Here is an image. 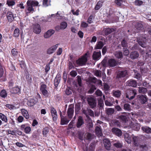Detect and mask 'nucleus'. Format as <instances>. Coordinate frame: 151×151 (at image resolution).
<instances>
[{
	"instance_id": "a19ab883",
	"label": "nucleus",
	"mask_w": 151,
	"mask_h": 151,
	"mask_svg": "<svg viewBox=\"0 0 151 151\" xmlns=\"http://www.w3.org/2000/svg\"><path fill=\"white\" fill-rule=\"evenodd\" d=\"M67 24L65 22H63L60 24V29H65L67 26Z\"/></svg>"
},
{
	"instance_id": "f257e3e1",
	"label": "nucleus",
	"mask_w": 151,
	"mask_h": 151,
	"mask_svg": "<svg viewBox=\"0 0 151 151\" xmlns=\"http://www.w3.org/2000/svg\"><path fill=\"white\" fill-rule=\"evenodd\" d=\"M137 103H132L133 107L136 109H139L141 106V104H144L147 102L148 98L146 95H139L137 97Z\"/></svg>"
},
{
	"instance_id": "6e6d98bb",
	"label": "nucleus",
	"mask_w": 151,
	"mask_h": 151,
	"mask_svg": "<svg viewBox=\"0 0 151 151\" xmlns=\"http://www.w3.org/2000/svg\"><path fill=\"white\" fill-rule=\"evenodd\" d=\"M124 108L125 110L129 111L131 110V108L130 105L129 104H125L124 106Z\"/></svg>"
},
{
	"instance_id": "0e129e2a",
	"label": "nucleus",
	"mask_w": 151,
	"mask_h": 151,
	"mask_svg": "<svg viewBox=\"0 0 151 151\" xmlns=\"http://www.w3.org/2000/svg\"><path fill=\"white\" fill-rule=\"evenodd\" d=\"M6 107L10 109H15V106L9 104H6Z\"/></svg>"
},
{
	"instance_id": "f704fd0d",
	"label": "nucleus",
	"mask_w": 151,
	"mask_h": 151,
	"mask_svg": "<svg viewBox=\"0 0 151 151\" xmlns=\"http://www.w3.org/2000/svg\"><path fill=\"white\" fill-rule=\"evenodd\" d=\"M115 57L117 58L120 59L123 57L122 53L121 51H116L114 53Z\"/></svg>"
},
{
	"instance_id": "c756f323",
	"label": "nucleus",
	"mask_w": 151,
	"mask_h": 151,
	"mask_svg": "<svg viewBox=\"0 0 151 151\" xmlns=\"http://www.w3.org/2000/svg\"><path fill=\"white\" fill-rule=\"evenodd\" d=\"M0 119L2 122H4L6 123L8 122V119L7 117L4 114L0 113Z\"/></svg>"
},
{
	"instance_id": "4c0bfd02",
	"label": "nucleus",
	"mask_w": 151,
	"mask_h": 151,
	"mask_svg": "<svg viewBox=\"0 0 151 151\" xmlns=\"http://www.w3.org/2000/svg\"><path fill=\"white\" fill-rule=\"evenodd\" d=\"M138 88V91L139 93H145L147 92V89L146 88L142 87H139Z\"/></svg>"
},
{
	"instance_id": "aec40b11",
	"label": "nucleus",
	"mask_w": 151,
	"mask_h": 151,
	"mask_svg": "<svg viewBox=\"0 0 151 151\" xmlns=\"http://www.w3.org/2000/svg\"><path fill=\"white\" fill-rule=\"evenodd\" d=\"M61 79V76L60 74H58L55 78L54 81V84L55 86L57 87L60 83Z\"/></svg>"
},
{
	"instance_id": "4d7b16f0",
	"label": "nucleus",
	"mask_w": 151,
	"mask_h": 151,
	"mask_svg": "<svg viewBox=\"0 0 151 151\" xmlns=\"http://www.w3.org/2000/svg\"><path fill=\"white\" fill-rule=\"evenodd\" d=\"M31 128L29 126H27L26 128H25V129L24 130V132L27 134L30 133V132L31 131Z\"/></svg>"
},
{
	"instance_id": "c9c22d12",
	"label": "nucleus",
	"mask_w": 151,
	"mask_h": 151,
	"mask_svg": "<svg viewBox=\"0 0 151 151\" xmlns=\"http://www.w3.org/2000/svg\"><path fill=\"white\" fill-rule=\"evenodd\" d=\"M113 145L114 147L117 148H121L122 147V144L119 141H115L114 142Z\"/></svg>"
},
{
	"instance_id": "0eeeda50",
	"label": "nucleus",
	"mask_w": 151,
	"mask_h": 151,
	"mask_svg": "<svg viewBox=\"0 0 151 151\" xmlns=\"http://www.w3.org/2000/svg\"><path fill=\"white\" fill-rule=\"evenodd\" d=\"M128 74L126 70L119 71L117 73L116 78L119 80L126 77Z\"/></svg>"
},
{
	"instance_id": "423d86ee",
	"label": "nucleus",
	"mask_w": 151,
	"mask_h": 151,
	"mask_svg": "<svg viewBox=\"0 0 151 151\" xmlns=\"http://www.w3.org/2000/svg\"><path fill=\"white\" fill-rule=\"evenodd\" d=\"M40 91L42 92V94L46 97L49 96V93L47 91V86L43 83L41 84Z\"/></svg>"
},
{
	"instance_id": "9b49d317",
	"label": "nucleus",
	"mask_w": 151,
	"mask_h": 151,
	"mask_svg": "<svg viewBox=\"0 0 151 151\" xmlns=\"http://www.w3.org/2000/svg\"><path fill=\"white\" fill-rule=\"evenodd\" d=\"M114 103L113 98L111 97L107 98V100L105 101V105L108 106H111Z\"/></svg>"
},
{
	"instance_id": "8fccbe9b",
	"label": "nucleus",
	"mask_w": 151,
	"mask_h": 151,
	"mask_svg": "<svg viewBox=\"0 0 151 151\" xmlns=\"http://www.w3.org/2000/svg\"><path fill=\"white\" fill-rule=\"evenodd\" d=\"M7 93L5 90H2L0 93L1 96L3 98H5L7 96Z\"/></svg>"
},
{
	"instance_id": "412c9836",
	"label": "nucleus",
	"mask_w": 151,
	"mask_h": 151,
	"mask_svg": "<svg viewBox=\"0 0 151 151\" xmlns=\"http://www.w3.org/2000/svg\"><path fill=\"white\" fill-rule=\"evenodd\" d=\"M55 32V31L53 30L50 29L48 30L44 35L45 38H47L52 36Z\"/></svg>"
},
{
	"instance_id": "09e8293b",
	"label": "nucleus",
	"mask_w": 151,
	"mask_h": 151,
	"mask_svg": "<svg viewBox=\"0 0 151 151\" xmlns=\"http://www.w3.org/2000/svg\"><path fill=\"white\" fill-rule=\"evenodd\" d=\"M80 109V107L79 104L76 105L75 106V112L76 114H78Z\"/></svg>"
},
{
	"instance_id": "5fc2aeb1",
	"label": "nucleus",
	"mask_w": 151,
	"mask_h": 151,
	"mask_svg": "<svg viewBox=\"0 0 151 151\" xmlns=\"http://www.w3.org/2000/svg\"><path fill=\"white\" fill-rule=\"evenodd\" d=\"M15 2L14 0H8L6 4L9 6H12L15 4Z\"/></svg>"
},
{
	"instance_id": "4468645a",
	"label": "nucleus",
	"mask_w": 151,
	"mask_h": 151,
	"mask_svg": "<svg viewBox=\"0 0 151 151\" xmlns=\"http://www.w3.org/2000/svg\"><path fill=\"white\" fill-rule=\"evenodd\" d=\"M101 52L100 51L96 52L94 51L93 55V58L94 60H98L100 58Z\"/></svg>"
},
{
	"instance_id": "4be33fe9",
	"label": "nucleus",
	"mask_w": 151,
	"mask_h": 151,
	"mask_svg": "<svg viewBox=\"0 0 151 151\" xmlns=\"http://www.w3.org/2000/svg\"><path fill=\"white\" fill-rule=\"evenodd\" d=\"M139 56V54L137 51L131 52L130 55V58L132 59L137 58Z\"/></svg>"
},
{
	"instance_id": "39448f33",
	"label": "nucleus",
	"mask_w": 151,
	"mask_h": 151,
	"mask_svg": "<svg viewBox=\"0 0 151 151\" xmlns=\"http://www.w3.org/2000/svg\"><path fill=\"white\" fill-rule=\"evenodd\" d=\"M126 94V97L129 99L132 100L134 98L137 94L136 91L133 89H128L127 91Z\"/></svg>"
},
{
	"instance_id": "864d4df0",
	"label": "nucleus",
	"mask_w": 151,
	"mask_h": 151,
	"mask_svg": "<svg viewBox=\"0 0 151 151\" xmlns=\"http://www.w3.org/2000/svg\"><path fill=\"white\" fill-rule=\"evenodd\" d=\"M119 118L122 121L126 122L127 121V117L126 116L122 115L118 116Z\"/></svg>"
},
{
	"instance_id": "f03ea898",
	"label": "nucleus",
	"mask_w": 151,
	"mask_h": 151,
	"mask_svg": "<svg viewBox=\"0 0 151 151\" xmlns=\"http://www.w3.org/2000/svg\"><path fill=\"white\" fill-rule=\"evenodd\" d=\"M117 64V63L115 59H111L108 60L107 63H106V60H103L99 65L101 66V68L102 66L103 68L104 69L106 67L108 66L110 67H114Z\"/></svg>"
},
{
	"instance_id": "bb28decb",
	"label": "nucleus",
	"mask_w": 151,
	"mask_h": 151,
	"mask_svg": "<svg viewBox=\"0 0 151 151\" xmlns=\"http://www.w3.org/2000/svg\"><path fill=\"white\" fill-rule=\"evenodd\" d=\"M21 111L22 114L26 119H28L29 118V115L27 110L24 109H22Z\"/></svg>"
},
{
	"instance_id": "ddd939ff",
	"label": "nucleus",
	"mask_w": 151,
	"mask_h": 151,
	"mask_svg": "<svg viewBox=\"0 0 151 151\" xmlns=\"http://www.w3.org/2000/svg\"><path fill=\"white\" fill-rule=\"evenodd\" d=\"M127 86L135 87L137 86V82L135 80H129L126 82Z\"/></svg>"
},
{
	"instance_id": "680f3d73",
	"label": "nucleus",
	"mask_w": 151,
	"mask_h": 151,
	"mask_svg": "<svg viewBox=\"0 0 151 151\" xmlns=\"http://www.w3.org/2000/svg\"><path fill=\"white\" fill-rule=\"evenodd\" d=\"M71 12L74 15L78 16L79 14V9H77L75 12V11L74 10L72 9L71 10Z\"/></svg>"
},
{
	"instance_id": "13d9d810",
	"label": "nucleus",
	"mask_w": 151,
	"mask_h": 151,
	"mask_svg": "<svg viewBox=\"0 0 151 151\" xmlns=\"http://www.w3.org/2000/svg\"><path fill=\"white\" fill-rule=\"evenodd\" d=\"M88 26V24L85 22H81V27L83 28H86Z\"/></svg>"
},
{
	"instance_id": "69168bd1",
	"label": "nucleus",
	"mask_w": 151,
	"mask_h": 151,
	"mask_svg": "<svg viewBox=\"0 0 151 151\" xmlns=\"http://www.w3.org/2000/svg\"><path fill=\"white\" fill-rule=\"evenodd\" d=\"M123 2L122 0H115V3L118 6H121L122 3Z\"/></svg>"
},
{
	"instance_id": "c03bdc74",
	"label": "nucleus",
	"mask_w": 151,
	"mask_h": 151,
	"mask_svg": "<svg viewBox=\"0 0 151 151\" xmlns=\"http://www.w3.org/2000/svg\"><path fill=\"white\" fill-rule=\"evenodd\" d=\"M134 78L137 80L141 81L142 79V76L139 73L135 72Z\"/></svg>"
},
{
	"instance_id": "338daca9",
	"label": "nucleus",
	"mask_w": 151,
	"mask_h": 151,
	"mask_svg": "<svg viewBox=\"0 0 151 151\" xmlns=\"http://www.w3.org/2000/svg\"><path fill=\"white\" fill-rule=\"evenodd\" d=\"M96 89V86L94 85H92L89 90V92L90 93H93L94 91Z\"/></svg>"
},
{
	"instance_id": "3c124183",
	"label": "nucleus",
	"mask_w": 151,
	"mask_h": 151,
	"mask_svg": "<svg viewBox=\"0 0 151 151\" xmlns=\"http://www.w3.org/2000/svg\"><path fill=\"white\" fill-rule=\"evenodd\" d=\"M104 105V103L102 100H100L99 101L98 106L99 107L100 109L103 108Z\"/></svg>"
},
{
	"instance_id": "6ab92c4d",
	"label": "nucleus",
	"mask_w": 151,
	"mask_h": 151,
	"mask_svg": "<svg viewBox=\"0 0 151 151\" xmlns=\"http://www.w3.org/2000/svg\"><path fill=\"white\" fill-rule=\"evenodd\" d=\"M71 119L66 118L65 117H61L60 124L62 125L67 124Z\"/></svg>"
},
{
	"instance_id": "052dcab7",
	"label": "nucleus",
	"mask_w": 151,
	"mask_h": 151,
	"mask_svg": "<svg viewBox=\"0 0 151 151\" xmlns=\"http://www.w3.org/2000/svg\"><path fill=\"white\" fill-rule=\"evenodd\" d=\"M124 54V55L127 56L129 54V51L127 48H123Z\"/></svg>"
},
{
	"instance_id": "e433bc0d",
	"label": "nucleus",
	"mask_w": 151,
	"mask_h": 151,
	"mask_svg": "<svg viewBox=\"0 0 151 151\" xmlns=\"http://www.w3.org/2000/svg\"><path fill=\"white\" fill-rule=\"evenodd\" d=\"M121 94L120 91L119 90L114 91H113V96L116 97H119Z\"/></svg>"
},
{
	"instance_id": "1a4fd4ad",
	"label": "nucleus",
	"mask_w": 151,
	"mask_h": 151,
	"mask_svg": "<svg viewBox=\"0 0 151 151\" xmlns=\"http://www.w3.org/2000/svg\"><path fill=\"white\" fill-rule=\"evenodd\" d=\"M146 40V39L145 37L142 36L137 40V42L142 47H144L146 46L145 41Z\"/></svg>"
},
{
	"instance_id": "f8f14e48",
	"label": "nucleus",
	"mask_w": 151,
	"mask_h": 151,
	"mask_svg": "<svg viewBox=\"0 0 151 151\" xmlns=\"http://www.w3.org/2000/svg\"><path fill=\"white\" fill-rule=\"evenodd\" d=\"M103 142L105 148L107 150H109L111 147V144L109 140L105 139H104Z\"/></svg>"
},
{
	"instance_id": "5701e85b",
	"label": "nucleus",
	"mask_w": 151,
	"mask_h": 151,
	"mask_svg": "<svg viewBox=\"0 0 151 151\" xmlns=\"http://www.w3.org/2000/svg\"><path fill=\"white\" fill-rule=\"evenodd\" d=\"M84 122L82 117L81 116H79L77 122V126L78 128L80 127L83 124Z\"/></svg>"
},
{
	"instance_id": "cd10ccee",
	"label": "nucleus",
	"mask_w": 151,
	"mask_h": 151,
	"mask_svg": "<svg viewBox=\"0 0 151 151\" xmlns=\"http://www.w3.org/2000/svg\"><path fill=\"white\" fill-rule=\"evenodd\" d=\"M124 139L126 141L128 144H130L131 142V138L130 135L128 133H126L124 135Z\"/></svg>"
},
{
	"instance_id": "9d476101",
	"label": "nucleus",
	"mask_w": 151,
	"mask_h": 151,
	"mask_svg": "<svg viewBox=\"0 0 151 151\" xmlns=\"http://www.w3.org/2000/svg\"><path fill=\"white\" fill-rule=\"evenodd\" d=\"M50 111L53 120L54 121H55L57 120L58 118L57 111L53 107H52L51 108Z\"/></svg>"
},
{
	"instance_id": "473e14b6",
	"label": "nucleus",
	"mask_w": 151,
	"mask_h": 151,
	"mask_svg": "<svg viewBox=\"0 0 151 151\" xmlns=\"http://www.w3.org/2000/svg\"><path fill=\"white\" fill-rule=\"evenodd\" d=\"M104 44L101 41H99L97 42L96 44L95 49H101L104 46Z\"/></svg>"
},
{
	"instance_id": "774afa93",
	"label": "nucleus",
	"mask_w": 151,
	"mask_h": 151,
	"mask_svg": "<svg viewBox=\"0 0 151 151\" xmlns=\"http://www.w3.org/2000/svg\"><path fill=\"white\" fill-rule=\"evenodd\" d=\"M11 52L12 55L14 56L17 55L18 54V52L15 49H12L11 51Z\"/></svg>"
},
{
	"instance_id": "49530a36",
	"label": "nucleus",
	"mask_w": 151,
	"mask_h": 151,
	"mask_svg": "<svg viewBox=\"0 0 151 151\" xmlns=\"http://www.w3.org/2000/svg\"><path fill=\"white\" fill-rule=\"evenodd\" d=\"M114 112V109L112 108H108L106 110L107 113L108 115L113 114Z\"/></svg>"
},
{
	"instance_id": "b1692460",
	"label": "nucleus",
	"mask_w": 151,
	"mask_h": 151,
	"mask_svg": "<svg viewBox=\"0 0 151 151\" xmlns=\"http://www.w3.org/2000/svg\"><path fill=\"white\" fill-rule=\"evenodd\" d=\"M37 102L34 99H31L27 101V104L28 106L32 107Z\"/></svg>"
},
{
	"instance_id": "dca6fc26",
	"label": "nucleus",
	"mask_w": 151,
	"mask_h": 151,
	"mask_svg": "<svg viewBox=\"0 0 151 151\" xmlns=\"http://www.w3.org/2000/svg\"><path fill=\"white\" fill-rule=\"evenodd\" d=\"M74 113L73 108L69 107L68 109L67 114L68 118L71 119L73 117Z\"/></svg>"
},
{
	"instance_id": "603ef678",
	"label": "nucleus",
	"mask_w": 151,
	"mask_h": 151,
	"mask_svg": "<svg viewBox=\"0 0 151 151\" xmlns=\"http://www.w3.org/2000/svg\"><path fill=\"white\" fill-rule=\"evenodd\" d=\"M121 44L123 48H125L127 47L128 45L127 42L125 39H123L121 42Z\"/></svg>"
},
{
	"instance_id": "393cba45",
	"label": "nucleus",
	"mask_w": 151,
	"mask_h": 151,
	"mask_svg": "<svg viewBox=\"0 0 151 151\" xmlns=\"http://www.w3.org/2000/svg\"><path fill=\"white\" fill-rule=\"evenodd\" d=\"M20 91V88L17 86L10 88V91L12 93H18Z\"/></svg>"
},
{
	"instance_id": "de8ad7c7",
	"label": "nucleus",
	"mask_w": 151,
	"mask_h": 151,
	"mask_svg": "<svg viewBox=\"0 0 151 151\" xmlns=\"http://www.w3.org/2000/svg\"><path fill=\"white\" fill-rule=\"evenodd\" d=\"M132 138L134 145L136 146H138V139L137 137L136 136H133L132 137Z\"/></svg>"
},
{
	"instance_id": "a211bd4d",
	"label": "nucleus",
	"mask_w": 151,
	"mask_h": 151,
	"mask_svg": "<svg viewBox=\"0 0 151 151\" xmlns=\"http://www.w3.org/2000/svg\"><path fill=\"white\" fill-rule=\"evenodd\" d=\"M58 45V44H57L49 48L47 51V53L49 54H50L53 53L57 48Z\"/></svg>"
},
{
	"instance_id": "2eb2a0df",
	"label": "nucleus",
	"mask_w": 151,
	"mask_h": 151,
	"mask_svg": "<svg viewBox=\"0 0 151 151\" xmlns=\"http://www.w3.org/2000/svg\"><path fill=\"white\" fill-rule=\"evenodd\" d=\"M112 131L114 134L118 137H120L122 135V131L119 129L113 128L112 129Z\"/></svg>"
},
{
	"instance_id": "7ed1b4c3",
	"label": "nucleus",
	"mask_w": 151,
	"mask_h": 151,
	"mask_svg": "<svg viewBox=\"0 0 151 151\" xmlns=\"http://www.w3.org/2000/svg\"><path fill=\"white\" fill-rule=\"evenodd\" d=\"M27 10L28 11L27 13H33L34 11L33 7L37 6L39 3L36 1L28 0L27 2Z\"/></svg>"
},
{
	"instance_id": "a18cd8bd",
	"label": "nucleus",
	"mask_w": 151,
	"mask_h": 151,
	"mask_svg": "<svg viewBox=\"0 0 151 151\" xmlns=\"http://www.w3.org/2000/svg\"><path fill=\"white\" fill-rule=\"evenodd\" d=\"M94 75L97 77H101V72L100 70H95L94 71Z\"/></svg>"
},
{
	"instance_id": "20e7f679",
	"label": "nucleus",
	"mask_w": 151,
	"mask_h": 151,
	"mask_svg": "<svg viewBox=\"0 0 151 151\" xmlns=\"http://www.w3.org/2000/svg\"><path fill=\"white\" fill-rule=\"evenodd\" d=\"M89 55L88 52L86 53L83 56L76 60L77 64L78 65L82 66L85 65L87 60V57Z\"/></svg>"
},
{
	"instance_id": "7c9ffc66",
	"label": "nucleus",
	"mask_w": 151,
	"mask_h": 151,
	"mask_svg": "<svg viewBox=\"0 0 151 151\" xmlns=\"http://www.w3.org/2000/svg\"><path fill=\"white\" fill-rule=\"evenodd\" d=\"M104 2L103 0L99 1L96 4L95 9L96 10H98L102 6V4Z\"/></svg>"
},
{
	"instance_id": "c85d7f7f",
	"label": "nucleus",
	"mask_w": 151,
	"mask_h": 151,
	"mask_svg": "<svg viewBox=\"0 0 151 151\" xmlns=\"http://www.w3.org/2000/svg\"><path fill=\"white\" fill-rule=\"evenodd\" d=\"M142 129L145 132L149 134L151 133V128L147 126L143 127H142Z\"/></svg>"
},
{
	"instance_id": "2f4dec72",
	"label": "nucleus",
	"mask_w": 151,
	"mask_h": 151,
	"mask_svg": "<svg viewBox=\"0 0 151 151\" xmlns=\"http://www.w3.org/2000/svg\"><path fill=\"white\" fill-rule=\"evenodd\" d=\"M104 31L106 35H108L114 31L113 28H104Z\"/></svg>"
},
{
	"instance_id": "ea45409f",
	"label": "nucleus",
	"mask_w": 151,
	"mask_h": 151,
	"mask_svg": "<svg viewBox=\"0 0 151 151\" xmlns=\"http://www.w3.org/2000/svg\"><path fill=\"white\" fill-rule=\"evenodd\" d=\"M19 30L18 28L15 29L14 32L13 36L15 37H18L19 35Z\"/></svg>"
},
{
	"instance_id": "79ce46f5",
	"label": "nucleus",
	"mask_w": 151,
	"mask_h": 151,
	"mask_svg": "<svg viewBox=\"0 0 151 151\" xmlns=\"http://www.w3.org/2000/svg\"><path fill=\"white\" fill-rule=\"evenodd\" d=\"M93 136L94 135L89 133L86 134L85 135L86 139L89 140H91Z\"/></svg>"
},
{
	"instance_id": "58836bf2",
	"label": "nucleus",
	"mask_w": 151,
	"mask_h": 151,
	"mask_svg": "<svg viewBox=\"0 0 151 151\" xmlns=\"http://www.w3.org/2000/svg\"><path fill=\"white\" fill-rule=\"evenodd\" d=\"M50 0H43V5L44 7H47L51 5Z\"/></svg>"
},
{
	"instance_id": "e2e57ef3",
	"label": "nucleus",
	"mask_w": 151,
	"mask_h": 151,
	"mask_svg": "<svg viewBox=\"0 0 151 151\" xmlns=\"http://www.w3.org/2000/svg\"><path fill=\"white\" fill-rule=\"evenodd\" d=\"M93 16L92 15H91L89 17L88 20L87 22H88V23L89 24H91L93 22Z\"/></svg>"
},
{
	"instance_id": "37998d69",
	"label": "nucleus",
	"mask_w": 151,
	"mask_h": 151,
	"mask_svg": "<svg viewBox=\"0 0 151 151\" xmlns=\"http://www.w3.org/2000/svg\"><path fill=\"white\" fill-rule=\"evenodd\" d=\"M49 131V129L48 127H46L44 128L42 130V134L44 136L46 137L47 133Z\"/></svg>"
},
{
	"instance_id": "72a5a7b5",
	"label": "nucleus",
	"mask_w": 151,
	"mask_h": 151,
	"mask_svg": "<svg viewBox=\"0 0 151 151\" xmlns=\"http://www.w3.org/2000/svg\"><path fill=\"white\" fill-rule=\"evenodd\" d=\"M95 132L98 136H101L102 134L101 129V128L99 126L96 127Z\"/></svg>"
},
{
	"instance_id": "6e6552de",
	"label": "nucleus",
	"mask_w": 151,
	"mask_h": 151,
	"mask_svg": "<svg viewBox=\"0 0 151 151\" xmlns=\"http://www.w3.org/2000/svg\"><path fill=\"white\" fill-rule=\"evenodd\" d=\"M88 101L91 108H93L96 106L95 100L92 97H89L88 99Z\"/></svg>"
},
{
	"instance_id": "bf43d9fd",
	"label": "nucleus",
	"mask_w": 151,
	"mask_h": 151,
	"mask_svg": "<svg viewBox=\"0 0 151 151\" xmlns=\"http://www.w3.org/2000/svg\"><path fill=\"white\" fill-rule=\"evenodd\" d=\"M134 4L136 5L140 6L142 4L143 2L140 0H135L134 1Z\"/></svg>"
},
{
	"instance_id": "a878e982",
	"label": "nucleus",
	"mask_w": 151,
	"mask_h": 151,
	"mask_svg": "<svg viewBox=\"0 0 151 151\" xmlns=\"http://www.w3.org/2000/svg\"><path fill=\"white\" fill-rule=\"evenodd\" d=\"M7 17L9 22H11L14 19L13 14L11 12H8L7 14Z\"/></svg>"
},
{
	"instance_id": "f3484780",
	"label": "nucleus",
	"mask_w": 151,
	"mask_h": 151,
	"mask_svg": "<svg viewBox=\"0 0 151 151\" xmlns=\"http://www.w3.org/2000/svg\"><path fill=\"white\" fill-rule=\"evenodd\" d=\"M34 32L36 34H39L41 32L40 26L38 24H36L34 25Z\"/></svg>"
}]
</instances>
